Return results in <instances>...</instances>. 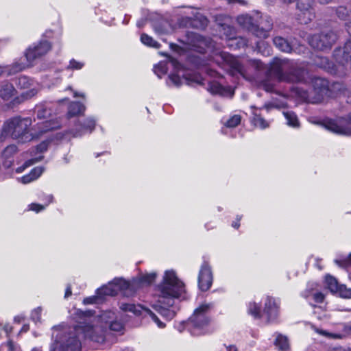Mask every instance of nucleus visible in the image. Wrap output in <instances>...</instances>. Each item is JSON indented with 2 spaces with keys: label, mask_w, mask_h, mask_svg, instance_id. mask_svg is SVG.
<instances>
[{
  "label": "nucleus",
  "mask_w": 351,
  "mask_h": 351,
  "mask_svg": "<svg viewBox=\"0 0 351 351\" xmlns=\"http://www.w3.org/2000/svg\"><path fill=\"white\" fill-rule=\"evenodd\" d=\"M167 63L164 62H159L154 68V73L160 78L167 72Z\"/></svg>",
  "instance_id": "nucleus-39"
},
{
  "label": "nucleus",
  "mask_w": 351,
  "mask_h": 351,
  "mask_svg": "<svg viewBox=\"0 0 351 351\" xmlns=\"http://www.w3.org/2000/svg\"><path fill=\"white\" fill-rule=\"evenodd\" d=\"M34 85V82L32 79L25 75H21L12 80L10 88H14L15 86L17 88H29Z\"/></svg>",
  "instance_id": "nucleus-25"
},
{
  "label": "nucleus",
  "mask_w": 351,
  "mask_h": 351,
  "mask_svg": "<svg viewBox=\"0 0 351 351\" xmlns=\"http://www.w3.org/2000/svg\"><path fill=\"white\" fill-rule=\"evenodd\" d=\"M17 152V147L15 145H10L7 146L3 152V155L5 158H9Z\"/></svg>",
  "instance_id": "nucleus-44"
},
{
  "label": "nucleus",
  "mask_w": 351,
  "mask_h": 351,
  "mask_svg": "<svg viewBox=\"0 0 351 351\" xmlns=\"http://www.w3.org/2000/svg\"><path fill=\"white\" fill-rule=\"evenodd\" d=\"M213 280L211 267L208 262L204 261L201 266L198 275L199 288L203 291L208 290L213 284Z\"/></svg>",
  "instance_id": "nucleus-17"
},
{
  "label": "nucleus",
  "mask_w": 351,
  "mask_h": 351,
  "mask_svg": "<svg viewBox=\"0 0 351 351\" xmlns=\"http://www.w3.org/2000/svg\"><path fill=\"white\" fill-rule=\"evenodd\" d=\"M213 95L224 98H232L234 95V89H208Z\"/></svg>",
  "instance_id": "nucleus-34"
},
{
  "label": "nucleus",
  "mask_w": 351,
  "mask_h": 351,
  "mask_svg": "<svg viewBox=\"0 0 351 351\" xmlns=\"http://www.w3.org/2000/svg\"><path fill=\"white\" fill-rule=\"evenodd\" d=\"M273 22L269 16H265L257 24L256 36L265 38L269 36V32L272 29Z\"/></svg>",
  "instance_id": "nucleus-21"
},
{
  "label": "nucleus",
  "mask_w": 351,
  "mask_h": 351,
  "mask_svg": "<svg viewBox=\"0 0 351 351\" xmlns=\"http://www.w3.org/2000/svg\"><path fill=\"white\" fill-rule=\"evenodd\" d=\"M249 64H250V66L252 68H254V69H256V70H261L263 67V63L260 60H250L249 62Z\"/></svg>",
  "instance_id": "nucleus-49"
},
{
  "label": "nucleus",
  "mask_w": 351,
  "mask_h": 351,
  "mask_svg": "<svg viewBox=\"0 0 351 351\" xmlns=\"http://www.w3.org/2000/svg\"><path fill=\"white\" fill-rule=\"evenodd\" d=\"M101 298L99 295L97 294V291H96V295H93L90 297H88L84 299L83 303L84 304H95L99 302V300H101Z\"/></svg>",
  "instance_id": "nucleus-46"
},
{
  "label": "nucleus",
  "mask_w": 351,
  "mask_h": 351,
  "mask_svg": "<svg viewBox=\"0 0 351 351\" xmlns=\"http://www.w3.org/2000/svg\"><path fill=\"white\" fill-rule=\"evenodd\" d=\"M313 298L317 303H321L324 301V295L321 292H316L312 294Z\"/></svg>",
  "instance_id": "nucleus-51"
},
{
  "label": "nucleus",
  "mask_w": 351,
  "mask_h": 351,
  "mask_svg": "<svg viewBox=\"0 0 351 351\" xmlns=\"http://www.w3.org/2000/svg\"><path fill=\"white\" fill-rule=\"evenodd\" d=\"M42 308L40 307H38L35 308L32 313V319L35 322H40V315H41Z\"/></svg>",
  "instance_id": "nucleus-48"
},
{
  "label": "nucleus",
  "mask_w": 351,
  "mask_h": 351,
  "mask_svg": "<svg viewBox=\"0 0 351 351\" xmlns=\"http://www.w3.org/2000/svg\"><path fill=\"white\" fill-rule=\"evenodd\" d=\"M220 57L223 61V66L228 70L232 76L239 77L241 76L243 79L249 80L247 77L246 71L238 59L230 53L221 52Z\"/></svg>",
  "instance_id": "nucleus-13"
},
{
  "label": "nucleus",
  "mask_w": 351,
  "mask_h": 351,
  "mask_svg": "<svg viewBox=\"0 0 351 351\" xmlns=\"http://www.w3.org/2000/svg\"><path fill=\"white\" fill-rule=\"evenodd\" d=\"M80 320L76 326L60 324L51 328L49 351H81L80 335L84 334Z\"/></svg>",
  "instance_id": "nucleus-4"
},
{
  "label": "nucleus",
  "mask_w": 351,
  "mask_h": 351,
  "mask_svg": "<svg viewBox=\"0 0 351 351\" xmlns=\"http://www.w3.org/2000/svg\"><path fill=\"white\" fill-rule=\"evenodd\" d=\"M35 113L38 119L49 118L51 114V109L49 104H40L35 107Z\"/></svg>",
  "instance_id": "nucleus-27"
},
{
  "label": "nucleus",
  "mask_w": 351,
  "mask_h": 351,
  "mask_svg": "<svg viewBox=\"0 0 351 351\" xmlns=\"http://www.w3.org/2000/svg\"><path fill=\"white\" fill-rule=\"evenodd\" d=\"M241 121V117L239 114L230 115L229 118H223L221 120L223 125L228 128H232L240 124Z\"/></svg>",
  "instance_id": "nucleus-31"
},
{
  "label": "nucleus",
  "mask_w": 351,
  "mask_h": 351,
  "mask_svg": "<svg viewBox=\"0 0 351 351\" xmlns=\"http://www.w3.org/2000/svg\"><path fill=\"white\" fill-rule=\"evenodd\" d=\"M325 282L327 286V288L334 293H337L338 289L339 288L341 285H339L336 278H335L332 276H326Z\"/></svg>",
  "instance_id": "nucleus-36"
},
{
  "label": "nucleus",
  "mask_w": 351,
  "mask_h": 351,
  "mask_svg": "<svg viewBox=\"0 0 351 351\" xmlns=\"http://www.w3.org/2000/svg\"><path fill=\"white\" fill-rule=\"evenodd\" d=\"M213 306V304L204 303L195 309L193 315L187 322L185 328L193 336H199L208 332L209 319L206 313Z\"/></svg>",
  "instance_id": "nucleus-8"
},
{
  "label": "nucleus",
  "mask_w": 351,
  "mask_h": 351,
  "mask_svg": "<svg viewBox=\"0 0 351 351\" xmlns=\"http://www.w3.org/2000/svg\"><path fill=\"white\" fill-rule=\"evenodd\" d=\"M71 289L70 287H68L66 289V291H65V295H64V298H67L68 297H69L70 295H71Z\"/></svg>",
  "instance_id": "nucleus-57"
},
{
  "label": "nucleus",
  "mask_w": 351,
  "mask_h": 351,
  "mask_svg": "<svg viewBox=\"0 0 351 351\" xmlns=\"http://www.w3.org/2000/svg\"><path fill=\"white\" fill-rule=\"evenodd\" d=\"M12 326H9L8 324V325H5L4 326V330L5 331V332L8 335L10 332H12Z\"/></svg>",
  "instance_id": "nucleus-59"
},
{
  "label": "nucleus",
  "mask_w": 351,
  "mask_h": 351,
  "mask_svg": "<svg viewBox=\"0 0 351 351\" xmlns=\"http://www.w3.org/2000/svg\"><path fill=\"white\" fill-rule=\"evenodd\" d=\"M279 302L275 298L267 296L265 302L264 313L269 322L275 320L278 315Z\"/></svg>",
  "instance_id": "nucleus-20"
},
{
  "label": "nucleus",
  "mask_w": 351,
  "mask_h": 351,
  "mask_svg": "<svg viewBox=\"0 0 351 351\" xmlns=\"http://www.w3.org/2000/svg\"><path fill=\"white\" fill-rule=\"evenodd\" d=\"M229 4L238 3L241 5H244L245 1L243 0H227Z\"/></svg>",
  "instance_id": "nucleus-54"
},
{
  "label": "nucleus",
  "mask_w": 351,
  "mask_h": 351,
  "mask_svg": "<svg viewBox=\"0 0 351 351\" xmlns=\"http://www.w3.org/2000/svg\"><path fill=\"white\" fill-rule=\"evenodd\" d=\"M324 126L328 130L336 134L351 135V112L346 118L328 120L324 123Z\"/></svg>",
  "instance_id": "nucleus-14"
},
{
  "label": "nucleus",
  "mask_w": 351,
  "mask_h": 351,
  "mask_svg": "<svg viewBox=\"0 0 351 351\" xmlns=\"http://www.w3.org/2000/svg\"><path fill=\"white\" fill-rule=\"evenodd\" d=\"M313 64L332 74H336L337 72V66L330 62L328 58L326 57L316 56L313 60Z\"/></svg>",
  "instance_id": "nucleus-22"
},
{
  "label": "nucleus",
  "mask_w": 351,
  "mask_h": 351,
  "mask_svg": "<svg viewBox=\"0 0 351 351\" xmlns=\"http://www.w3.org/2000/svg\"><path fill=\"white\" fill-rule=\"evenodd\" d=\"M191 59L194 61L195 66H197V67H200L201 66V63H200V60H199V58H197L195 57H193V58H191Z\"/></svg>",
  "instance_id": "nucleus-56"
},
{
  "label": "nucleus",
  "mask_w": 351,
  "mask_h": 351,
  "mask_svg": "<svg viewBox=\"0 0 351 351\" xmlns=\"http://www.w3.org/2000/svg\"><path fill=\"white\" fill-rule=\"evenodd\" d=\"M107 328L114 332H121L123 329V324L121 322L117 321L116 318L111 322Z\"/></svg>",
  "instance_id": "nucleus-40"
},
{
  "label": "nucleus",
  "mask_w": 351,
  "mask_h": 351,
  "mask_svg": "<svg viewBox=\"0 0 351 351\" xmlns=\"http://www.w3.org/2000/svg\"><path fill=\"white\" fill-rule=\"evenodd\" d=\"M47 199L48 201V203H50L53 200V196L51 195H49L47 196Z\"/></svg>",
  "instance_id": "nucleus-63"
},
{
  "label": "nucleus",
  "mask_w": 351,
  "mask_h": 351,
  "mask_svg": "<svg viewBox=\"0 0 351 351\" xmlns=\"http://www.w3.org/2000/svg\"><path fill=\"white\" fill-rule=\"evenodd\" d=\"M275 346L281 351H287L289 344L287 337L278 334L275 340Z\"/></svg>",
  "instance_id": "nucleus-33"
},
{
  "label": "nucleus",
  "mask_w": 351,
  "mask_h": 351,
  "mask_svg": "<svg viewBox=\"0 0 351 351\" xmlns=\"http://www.w3.org/2000/svg\"><path fill=\"white\" fill-rule=\"evenodd\" d=\"M332 351H350V348H345L343 347H335L332 348Z\"/></svg>",
  "instance_id": "nucleus-55"
},
{
  "label": "nucleus",
  "mask_w": 351,
  "mask_h": 351,
  "mask_svg": "<svg viewBox=\"0 0 351 351\" xmlns=\"http://www.w3.org/2000/svg\"><path fill=\"white\" fill-rule=\"evenodd\" d=\"M333 56L340 66H344L348 64L351 61V40H348L343 47L335 49Z\"/></svg>",
  "instance_id": "nucleus-19"
},
{
  "label": "nucleus",
  "mask_w": 351,
  "mask_h": 351,
  "mask_svg": "<svg viewBox=\"0 0 351 351\" xmlns=\"http://www.w3.org/2000/svg\"><path fill=\"white\" fill-rule=\"evenodd\" d=\"M29 208L32 210L38 213L39 211L45 209V206L40 204L33 203L29 205Z\"/></svg>",
  "instance_id": "nucleus-52"
},
{
  "label": "nucleus",
  "mask_w": 351,
  "mask_h": 351,
  "mask_svg": "<svg viewBox=\"0 0 351 351\" xmlns=\"http://www.w3.org/2000/svg\"><path fill=\"white\" fill-rule=\"evenodd\" d=\"M80 323L84 336L90 340L103 343L107 333V327L112 320L117 318L115 313L112 311L101 312L95 316L90 311L80 312Z\"/></svg>",
  "instance_id": "nucleus-5"
},
{
  "label": "nucleus",
  "mask_w": 351,
  "mask_h": 351,
  "mask_svg": "<svg viewBox=\"0 0 351 351\" xmlns=\"http://www.w3.org/2000/svg\"><path fill=\"white\" fill-rule=\"evenodd\" d=\"M343 298H351V289L347 288L345 285H341L337 293Z\"/></svg>",
  "instance_id": "nucleus-42"
},
{
  "label": "nucleus",
  "mask_w": 351,
  "mask_h": 351,
  "mask_svg": "<svg viewBox=\"0 0 351 351\" xmlns=\"http://www.w3.org/2000/svg\"><path fill=\"white\" fill-rule=\"evenodd\" d=\"M343 331H344L345 335L351 337V324L345 326L344 328H343Z\"/></svg>",
  "instance_id": "nucleus-53"
},
{
  "label": "nucleus",
  "mask_w": 351,
  "mask_h": 351,
  "mask_svg": "<svg viewBox=\"0 0 351 351\" xmlns=\"http://www.w3.org/2000/svg\"><path fill=\"white\" fill-rule=\"evenodd\" d=\"M226 349H227V351H237V348L234 346H230L227 347Z\"/></svg>",
  "instance_id": "nucleus-62"
},
{
  "label": "nucleus",
  "mask_w": 351,
  "mask_h": 351,
  "mask_svg": "<svg viewBox=\"0 0 351 351\" xmlns=\"http://www.w3.org/2000/svg\"><path fill=\"white\" fill-rule=\"evenodd\" d=\"M237 21L240 25L247 29L256 36L257 23L252 16L248 14L241 15L237 18Z\"/></svg>",
  "instance_id": "nucleus-24"
},
{
  "label": "nucleus",
  "mask_w": 351,
  "mask_h": 351,
  "mask_svg": "<svg viewBox=\"0 0 351 351\" xmlns=\"http://www.w3.org/2000/svg\"><path fill=\"white\" fill-rule=\"evenodd\" d=\"M285 64V60L276 58L274 60L271 72L278 81L291 83L303 82L305 84L311 85L313 88H329L330 82L326 78L308 75L306 65L304 64L291 66L289 72L284 73Z\"/></svg>",
  "instance_id": "nucleus-3"
},
{
  "label": "nucleus",
  "mask_w": 351,
  "mask_h": 351,
  "mask_svg": "<svg viewBox=\"0 0 351 351\" xmlns=\"http://www.w3.org/2000/svg\"><path fill=\"white\" fill-rule=\"evenodd\" d=\"M43 158V156H38V157H32L31 159L27 160L23 166L18 167L16 169V173H21L23 172L27 167L34 165V163L39 162L42 160Z\"/></svg>",
  "instance_id": "nucleus-38"
},
{
  "label": "nucleus",
  "mask_w": 351,
  "mask_h": 351,
  "mask_svg": "<svg viewBox=\"0 0 351 351\" xmlns=\"http://www.w3.org/2000/svg\"><path fill=\"white\" fill-rule=\"evenodd\" d=\"M283 114L285 119H287V125L293 128H298L300 126L298 117L294 112L287 111L284 112Z\"/></svg>",
  "instance_id": "nucleus-35"
},
{
  "label": "nucleus",
  "mask_w": 351,
  "mask_h": 351,
  "mask_svg": "<svg viewBox=\"0 0 351 351\" xmlns=\"http://www.w3.org/2000/svg\"><path fill=\"white\" fill-rule=\"evenodd\" d=\"M36 93V89H29L20 95L16 89H0V97L9 107L12 108L32 97Z\"/></svg>",
  "instance_id": "nucleus-12"
},
{
  "label": "nucleus",
  "mask_w": 351,
  "mask_h": 351,
  "mask_svg": "<svg viewBox=\"0 0 351 351\" xmlns=\"http://www.w3.org/2000/svg\"><path fill=\"white\" fill-rule=\"evenodd\" d=\"M156 276V273L141 274L131 282H128L122 278H114L108 285L98 289L97 290V294L101 300L106 295L114 296L119 291H122L126 297H131L138 289L149 285L154 281Z\"/></svg>",
  "instance_id": "nucleus-6"
},
{
  "label": "nucleus",
  "mask_w": 351,
  "mask_h": 351,
  "mask_svg": "<svg viewBox=\"0 0 351 351\" xmlns=\"http://www.w3.org/2000/svg\"><path fill=\"white\" fill-rule=\"evenodd\" d=\"M338 38L337 34L334 31L322 32L320 34H314L309 38V45L314 49L320 51H326L331 49Z\"/></svg>",
  "instance_id": "nucleus-11"
},
{
  "label": "nucleus",
  "mask_w": 351,
  "mask_h": 351,
  "mask_svg": "<svg viewBox=\"0 0 351 351\" xmlns=\"http://www.w3.org/2000/svg\"><path fill=\"white\" fill-rule=\"evenodd\" d=\"M275 46L283 52L289 53L291 51V46L290 43L281 36H276L273 40Z\"/></svg>",
  "instance_id": "nucleus-30"
},
{
  "label": "nucleus",
  "mask_w": 351,
  "mask_h": 351,
  "mask_svg": "<svg viewBox=\"0 0 351 351\" xmlns=\"http://www.w3.org/2000/svg\"><path fill=\"white\" fill-rule=\"evenodd\" d=\"M253 117L252 119V124L261 129H265L269 126V122L265 120L263 116L258 112V110L254 108L252 112Z\"/></svg>",
  "instance_id": "nucleus-29"
},
{
  "label": "nucleus",
  "mask_w": 351,
  "mask_h": 351,
  "mask_svg": "<svg viewBox=\"0 0 351 351\" xmlns=\"http://www.w3.org/2000/svg\"><path fill=\"white\" fill-rule=\"evenodd\" d=\"M86 107L84 105L79 102H72L69 104L68 108L67 115L69 118L80 116L84 114Z\"/></svg>",
  "instance_id": "nucleus-28"
},
{
  "label": "nucleus",
  "mask_w": 351,
  "mask_h": 351,
  "mask_svg": "<svg viewBox=\"0 0 351 351\" xmlns=\"http://www.w3.org/2000/svg\"><path fill=\"white\" fill-rule=\"evenodd\" d=\"M241 219V217L239 218H237V221H234L232 223V227H234V228H238L239 227V221H240Z\"/></svg>",
  "instance_id": "nucleus-60"
},
{
  "label": "nucleus",
  "mask_w": 351,
  "mask_h": 351,
  "mask_svg": "<svg viewBox=\"0 0 351 351\" xmlns=\"http://www.w3.org/2000/svg\"><path fill=\"white\" fill-rule=\"evenodd\" d=\"M44 168L42 167H36L34 168L29 174L25 175L19 178L23 184H28L38 178L44 171Z\"/></svg>",
  "instance_id": "nucleus-26"
},
{
  "label": "nucleus",
  "mask_w": 351,
  "mask_h": 351,
  "mask_svg": "<svg viewBox=\"0 0 351 351\" xmlns=\"http://www.w3.org/2000/svg\"><path fill=\"white\" fill-rule=\"evenodd\" d=\"M346 28L347 32L351 36V21L346 24Z\"/></svg>",
  "instance_id": "nucleus-58"
},
{
  "label": "nucleus",
  "mask_w": 351,
  "mask_h": 351,
  "mask_svg": "<svg viewBox=\"0 0 351 351\" xmlns=\"http://www.w3.org/2000/svg\"><path fill=\"white\" fill-rule=\"evenodd\" d=\"M23 319V317L21 316V315H18L14 317V321L18 323H20Z\"/></svg>",
  "instance_id": "nucleus-61"
},
{
  "label": "nucleus",
  "mask_w": 351,
  "mask_h": 351,
  "mask_svg": "<svg viewBox=\"0 0 351 351\" xmlns=\"http://www.w3.org/2000/svg\"><path fill=\"white\" fill-rule=\"evenodd\" d=\"M141 41L145 45L158 49L160 47V43L154 40L151 36L146 34H142L141 36Z\"/></svg>",
  "instance_id": "nucleus-37"
},
{
  "label": "nucleus",
  "mask_w": 351,
  "mask_h": 351,
  "mask_svg": "<svg viewBox=\"0 0 351 351\" xmlns=\"http://www.w3.org/2000/svg\"><path fill=\"white\" fill-rule=\"evenodd\" d=\"M294 93L299 95L301 100L317 104L322 102L326 97H332L335 93V89H291Z\"/></svg>",
  "instance_id": "nucleus-10"
},
{
  "label": "nucleus",
  "mask_w": 351,
  "mask_h": 351,
  "mask_svg": "<svg viewBox=\"0 0 351 351\" xmlns=\"http://www.w3.org/2000/svg\"><path fill=\"white\" fill-rule=\"evenodd\" d=\"M120 308L123 311L132 312L136 315H142L143 312L145 313L144 315L150 317L160 328H163L165 326V324L158 319L155 313H154L151 310L143 307L141 305L122 303L120 305Z\"/></svg>",
  "instance_id": "nucleus-16"
},
{
  "label": "nucleus",
  "mask_w": 351,
  "mask_h": 351,
  "mask_svg": "<svg viewBox=\"0 0 351 351\" xmlns=\"http://www.w3.org/2000/svg\"><path fill=\"white\" fill-rule=\"evenodd\" d=\"M51 48L50 43L47 40H43L36 45L30 46L25 53L27 63H14L12 66L13 71L18 72L25 69L26 67L32 65L36 59L45 56Z\"/></svg>",
  "instance_id": "nucleus-9"
},
{
  "label": "nucleus",
  "mask_w": 351,
  "mask_h": 351,
  "mask_svg": "<svg viewBox=\"0 0 351 351\" xmlns=\"http://www.w3.org/2000/svg\"><path fill=\"white\" fill-rule=\"evenodd\" d=\"M296 8L298 10V19L300 23L308 24L315 18L313 8V0H296Z\"/></svg>",
  "instance_id": "nucleus-15"
},
{
  "label": "nucleus",
  "mask_w": 351,
  "mask_h": 351,
  "mask_svg": "<svg viewBox=\"0 0 351 351\" xmlns=\"http://www.w3.org/2000/svg\"><path fill=\"white\" fill-rule=\"evenodd\" d=\"M335 263L340 267H346L349 264H351V253L349 254L347 258L342 261L335 260Z\"/></svg>",
  "instance_id": "nucleus-50"
},
{
  "label": "nucleus",
  "mask_w": 351,
  "mask_h": 351,
  "mask_svg": "<svg viewBox=\"0 0 351 351\" xmlns=\"http://www.w3.org/2000/svg\"><path fill=\"white\" fill-rule=\"evenodd\" d=\"M32 123L31 118L16 116L7 120L3 127L2 135L9 136L19 143H25L39 138L42 134L50 130L60 128L58 119H49L39 122L29 130Z\"/></svg>",
  "instance_id": "nucleus-1"
},
{
  "label": "nucleus",
  "mask_w": 351,
  "mask_h": 351,
  "mask_svg": "<svg viewBox=\"0 0 351 351\" xmlns=\"http://www.w3.org/2000/svg\"><path fill=\"white\" fill-rule=\"evenodd\" d=\"M274 89H263L264 94L271 95V101L265 104L267 109L270 108H283L287 106V96L280 91H273Z\"/></svg>",
  "instance_id": "nucleus-18"
},
{
  "label": "nucleus",
  "mask_w": 351,
  "mask_h": 351,
  "mask_svg": "<svg viewBox=\"0 0 351 351\" xmlns=\"http://www.w3.org/2000/svg\"><path fill=\"white\" fill-rule=\"evenodd\" d=\"M335 97L343 95L346 97V102L351 104V89H335Z\"/></svg>",
  "instance_id": "nucleus-43"
},
{
  "label": "nucleus",
  "mask_w": 351,
  "mask_h": 351,
  "mask_svg": "<svg viewBox=\"0 0 351 351\" xmlns=\"http://www.w3.org/2000/svg\"><path fill=\"white\" fill-rule=\"evenodd\" d=\"M84 64L82 62H79L75 60V59H72L69 62V64L67 67L68 69H76L80 70L84 66Z\"/></svg>",
  "instance_id": "nucleus-45"
},
{
  "label": "nucleus",
  "mask_w": 351,
  "mask_h": 351,
  "mask_svg": "<svg viewBox=\"0 0 351 351\" xmlns=\"http://www.w3.org/2000/svg\"><path fill=\"white\" fill-rule=\"evenodd\" d=\"M95 127V120L92 117H88L85 120L84 123L76 127L73 132L74 137L81 136L86 132H92Z\"/></svg>",
  "instance_id": "nucleus-23"
},
{
  "label": "nucleus",
  "mask_w": 351,
  "mask_h": 351,
  "mask_svg": "<svg viewBox=\"0 0 351 351\" xmlns=\"http://www.w3.org/2000/svg\"><path fill=\"white\" fill-rule=\"evenodd\" d=\"M184 283L176 276L172 270L165 273L162 282L156 289L155 301L152 307L167 319L170 320L175 316V312L169 309L174 304L176 298H184Z\"/></svg>",
  "instance_id": "nucleus-2"
},
{
  "label": "nucleus",
  "mask_w": 351,
  "mask_h": 351,
  "mask_svg": "<svg viewBox=\"0 0 351 351\" xmlns=\"http://www.w3.org/2000/svg\"><path fill=\"white\" fill-rule=\"evenodd\" d=\"M29 330V326L25 325L23 326L21 330L24 332H27Z\"/></svg>",
  "instance_id": "nucleus-64"
},
{
  "label": "nucleus",
  "mask_w": 351,
  "mask_h": 351,
  "mask_svg": "<svg viewBox=\"0 0 351 351\" xmlns=\"http://www.w3.org/2000/svg\"><path fill=\"white\" fill-rule=\"evenodd\" d=\"M248 311L254 317L258 318L261 317L260 306L256 303H250L248 306Z\"/></svg>",
  "instance_id": "nucleus-41"
},
{
  "label": "nucleus",
  "mask_w": 351,
  "mask_h": 351,
  "mask_svg": "<svg viewBox=\"0 0 351 351\" xmlns=\"http://www.w3.org/2000/svg\"><path fill=\"white\" fill-rule=\"evenodd\" d=\"M48 147V143L46 141H43L41 143H40L34 150L36 151V154H38V156H36L35 157H38L40 156H43L41 154L44 152H45L47 149Z\"/></svg>",
  "instance_id": "nucleus-47"
},
{
  "label": "nucleus",
  "mask_w": 351,
  "mask_h": 351,
  "mask_svg": "<svg viewBox=\"0 0 351 351\" xmlns=\"http://www.w3.org/2000/svg\"><path fill=\"white\" fill-rule=\"evenodd\" d=\"M336 14L338 18L341 20L351 19V4L338 7L336 10Z\"/></svg>",
  "instance_id": "nucleus-32"
},
{
  "label": "nucleus",
  "mask_w": 351,
  "mask_h": 351,
  "mask_svg": "<svg viewBox=\"0 0 351 351\" xmlns=\"http://www.w3.org/2000/svg\"><path fill=\"white\" fill-rule=\"evenodd\" d=\"M169 62L176 70V73L169 76V80L174 86H204V79L197 73L182 69L181 64L174 58L169 57Z\"/></svg>",
  "instance_id": "nucleus-7"
}]
</instances>
